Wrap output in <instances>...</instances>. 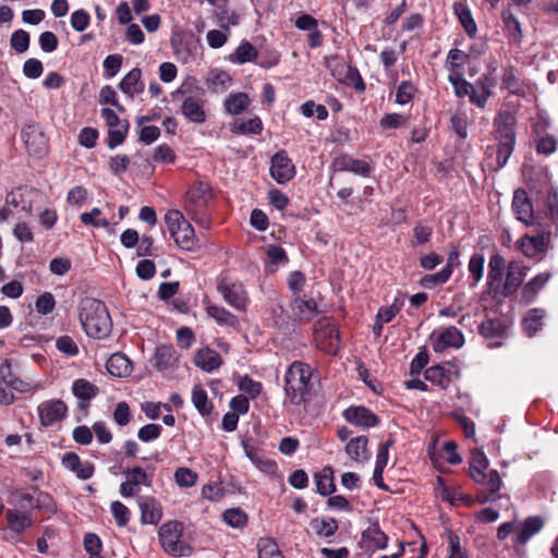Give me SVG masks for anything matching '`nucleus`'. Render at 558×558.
<instances>
[{
	"instance_id": "4c0bfd02",
	"label": "nucleus",
	"mask_w": 558,
	"mask_h": 558,
	"mask_svg": "<svg viewBox=\"0 0 558 558\" xmlns=\"http://www.w3.org/2000/svg\"><path fill=\"white\" fill-rule=\"evenodd\" d=\"M9 504L13 507V509L32 512V510L35 509V496L27 493L25 489L16 488L10 493Z\"/></svg>"
},
{
	"instance_id": "a878e982",
	"label": "nucleus",
	"mask_w": 558,
	"mask_h": 558,
	"mask_svg": "<svg viewBox=\"0 0 558 558\" xmlns=\"http://www.w3.org/2000/svg\"><path fill=\"white\" fill-rule=\"evenodd\" d=\"M106 368L111 376L122 378L132 373V362L126 354L116 352L107 360Z\"/></svg>"
},
{
	"instance_id": "c9c22d12",
	"label": "nucleus",
	"mask_w": 558,
	"mask_h": 558,
	"mask_svg": "<svg viewBox=\"0 0 558 558\" xmlns=\"http://www.w3.org/2000/svg\"><path fill=\"white\" fill-rule=\"evenodd\" d=\"M38 412L39 418H64L68 407L60 399L48 400L39 404Z\"/></svg>"
},
{
	"instance_id": "a211bd4d",
	"label": "nucleus",
	"mask_w": 558,
	"mask_h": 558,
	"mask_svg": "<svg viewBox=\"0 0 558 558\" xmlns=\"http://www.w3.org/2000/svg\"><path fill=\"white\" fill-rule=\"evenodd\" d=\"M504 270L505 258L498 253L493 254L489 258L487 274V289L493 298H497L499 295L500 283L504 278Z\"/></svg>"
},
{
	"instance_id": "423d86ee",
	"label": "nucleus",
	"mask_w": 558,
	"mask_h": 558,
	"mask_svg": "<svg viewBox=\"0 0 558 558\" xmlns=\"http://www.w3.org/2000/svg\"><path fill=\"white\" fill-rule=\"evenodd\" d=\"M471 477L475 483L484 487L476 494V499L480 504H486L492 499H496L501 486V478L498 471L492 469L483 472H476Z\"/></svg>"
},
{
	"instance_id": "79ce46f5",
	"label": "nucleus",
	"mask_w": 558,
	"mask_h": 558,
	"mask_svg": "<svg viewBox=\"0 0 558 558\" xmlns=\"http://www.w3.org/2000/svg\"><path fill=\"white\" fill-rule=\"evenodd\" d=\"M506 332V326L499 318H486L478 326V333L486 339L500 338Z\"/></svg>"
},
{
	"instance_id": "9d476101",
	"label": "nucleus",
	"mask_w": 558,
	"mask_h": 558,
	"mask_svg": "<svg viewBox=\"0 0 558 558\" xmlns=\"http://www.w3.org/2000/svg\"><path fill=\"white\" fill-rule=\"evenodd\" d=\"M211 198V186L206 182L197 181L186 192L185 210L191 213L194 208L205 209Z\"/></svg>"
},
{
	"instance_id": "5fc2aeb1",
	"label": "nucleus",
	"mask_w": 558,
	"mask_h": 558,
	"mask_svg": "<svg viewBox=\"0 0 558 558\" xmlns=\"http://www.w3.org/2000/svg\"><path fill=\"white\" fill-rule=\"evenodd\" d=\"M324 65L330 71V74L337 80L342 81L344 72L348 69L343 58L339 54H330L324 58Z\"/></svg>"
},
{
	"instance_id": "6e6552de",
	"label": "nucleus",
	"mask_w": 558,
	"mask_h": 558,
	"mask_svg": "<svg viewBox=\"0 0 558 558\" xmlns=\"http://www.w3.org/2000/svg\"><path fill=\"white\" fill-rule=\"evenodd\" d=\"M217 290L222 294L228 304L236 310H245L247 295L241 282L220 278L217 283Z\"/></svg>"
},
{
	"instance_id": "a19ab883",
	"label": "nucleus",
	"mask_w": 558,
	"mask_h": 558,
	"mask_svg": "<svg viewBox=\"0 0 558 558\" xmlns=\"http://www.w3.org/2000/svg\"><path fill=\"white\" fill-rule=\"evenodd\" d=\"M251 104V99L245 93L230 94L225 99V109L228 113L236 116L242 113Z\"/></svg>"
},
{
	"instance_id": "6ab92c4d",
	"label": "nucleus",
	"mask_w": 558,
	"mask_h": 558,
	"mask_svg": "<svg viewBox=\"0 0 558 558\" xmlns=\"http://www.w3.org/2000/svg\"><path fill=\"white\" fill-rule=\"evenodd\" d=\"M61 463L64 469L75 473L76 477L83 481L90 478L95 473V465L89 461L82 462L75 452H65L62 456Z\"/></svg>"
},
{
	"instance_id": "c03bdc74",
	"label": "nucleus",
	"mask_w": 558,
	"mask_h": 558,
	"mask_svg": "<svg viewBox=\"0 0 558 558\" xmlns=\"http://www.w3.org/2000/svg\"><path fill=\"white\" fill-rule=\"evenodd\" d=\"M471 58L470 52H465L458 48L450 49L447 56V69L449 70V74L452 73H463L464 64L469 63Z\"/></svg>"
},
{
	"instance_id": "72a5a7b5",
	"label": "nucleus",
	"mask_w": 558,
	"mask_h": 558,
	"mask_svg": "<svg viewBox=\"0 0 558 558\" xmlns=\"http://www.w3.org/2000/svg\"><path fill=\"white\" fill-rule=\"evenodd\" d=\"M314 482L316 485V492L322 496H330L336 492L333 469L331 466H325L323 470L315 473Z\"/></svg>"
},
{
	"instance_id": "774afa93",
	"label": "nucleus",
	"mask_w": 558,
	"mask_h": 558,
	"mask_svg": "<svg viewBox=\"0 0 558 558\" xmlns=\"http://www.w3.org/2000/svg\"><path fill=\"white\" fill-rule=\"evenodd\" d=\"M124 473L130 484L134 485L135 487L140 485H150V481L147 473L141 466L130 468Z\"/></svg>"
},
{
	"instance_id": "0e129e2a",
	"label": "nucleus",
	"mask_w": 558,
	"mask_h": 558,
	"mask_svg": "<svg viewBox=\"0 0 558 558\" xmlns=\"http://www.w3.org/2000/svg\"><path fill=\"white\" fill-rule=\"evenodd\" d=\"M110 509L118 526L123 527L129 523L131 512L125 505L116 500L111 502Z\"/></svg>"
},
{
	"instance_id": "3c124183",
	"label": "nucleus",
	"mask_w": 558,
	"mask_h": 558,
	"mask_svg": "<svg viewBox=\"0 0 558 558\" xmlns=\"http://www.w3.org/2000/svg\"><path fill=\"white\" fill-rule=\"evenodd\" d=\"M208 88L213 93L225 92L228 88V84L231 82L230 75L226 71L211 70L207 76Z\"/></svg>"
},
{
	"instance_id": "412c9836",
	"label": "nucleus",
	"mask_w": 558,
	"mask_h": 558,
	"mask_svg": "<svg viewBox=\"0 0 558 558\" xmlns=\"http://www.w3.org/2000/svg\"><path fill=\"white\" fill-rule=\"evenodd\" d=\"M5 520L8 529L17 536H21L34 524L31 511H20V509L13 508L5 510Z\"/></svg>"
},
{
	"instance_id": "393cba45",
	"label": "nucleus",
	"mask_w": 558,
	"mask_h": 558,
	"mask_svg": "<svg viewBox=\"0 0 558 558\" xmlns=\"http://www.w3.org/2000/svg\"><path fill=\"white\" fill-rule=\"evenodd\" d=\"M193 361L197 367L207 373H211L222 364L220 354L208 347L197 350Z\"/></svg>"
},
{
	"instance_id": "6e6d98bb",
	"label": "nucleus",
	"mask_w": 558,
	"mask_h": 558,
	"mask_svg": "<svg viewBox=\"0 0 558 558\" xmlns=\"http://www.w3.org/2000/svg\"><path fill=\"white\" fill-rule=\"evenodd\" d=\"M140 77H142V70L140 68H133L119 83V89L131 100L134 99V86Z\"/></svg>"
},
{
	"instance_id": "5701e85b",
	"label": "nucleus",
	"mask_w": 558,
	"mask_h": 558,
	"mask_svg": "<svg viewBox=\"0 0 558 558\" xmlns=\"http://www.w3.org/2000/svg\"><path fill=\"white\" fill-rule=\"evenodd\" d=\"M548 243L549 233L547 235L545 233H539L534 236L524 235L518 242L520 251L526 257H534L539 253L546 252Z\"/></svg>"
},
{
	"instance_id": "cd10ccee",
	"label": "nucleus",
	"mask_w": 558,
	"mask_h": 558,
	"mask_svg": "<svg viewBox=\"0 0 558 558\" xmlns=\"http://www.w3.org/2000/svg\"><path fill=\"white\" fill-rule=\"evenodd\" d=\"M154 367L160 372L173 368L178 362L177 351L172 345H159L154 354Z\"/></svg>"
},
{
	"instance_id": "4468645a",
	"label": "nucleus",
	"mask_w": 558,
	"mask_h": 558,
	"mask_svg": "<svg viewBox=\"0 0 558 558\" xmlns=\"http://www.w3.org/2000/svg\"><path fill=\"white\" fill-rule=\"evenodd\" d=\"M205 104L204 96H186L181 105V113L190 122L203 124L207 119Z\"/></svg>"
},
{
	"instance_id": "4d7b16f0",
	"label": "nucleus",
	"mask_w": 558,
	"mask_h": 558,
	"mask_svg": "<svg viewBox=\"0 0 558 558\" xmlns=\"http://www.w3.org/2000/svg\"><path fill=\"white\" fill-rule=\"evenodd\" d=\"M130 123L128 120H123L119 129H109L107 137V146L113 149L122 145L128 136Z\"/></svg>"
},
{
	"instance_id": "37998d69",
	"label": "nucleus",
	"mask_w": 558,
	"mask_h": 558,
	"mask_svg": "<svg viewBox=\"0 0 558 558\" xmlns=\"http://www.w3.org/2000/svg\"><path fill=\"white\" fill-rule=\"evenodd\" d=\"M367 437L359 436L352 438L345 446L347 454L354 461L361 462L366 460L367 457Z\"/></svg>"
},
{
	"instance_id": "8fccbe9b",
	"label": "nucleus",
	"mask_w": 558,
	"mask_h": 558,
	"mask_svg": "<svg viewBox=\"0 0 558 558\" xmlns=\"http://www.w3.org/2000/svg\"><path fill=\"white\" fill-rule=\"evenodd\" d=\"M258 558H284L276 541L271 537H262L257 542Z\"/></svg>"
},
{
	"instance_id": "39448f33",
	"label": "nucleus",
	"mask_w": 558,
	"mask_h": 558,
	"mask_svg": "<svg viewBox=\"0 0 558 558\" xmlns=\"http://www.w3.org/2000/svg\"><path fill=\"white\" fill-rule=\"evenodd\" d=\"M21 136L29 155L43 158L47 154L49 138L38 122L29 121L26 123L21 131Z\"/></svg>"
},
{
	"instance_id": "7c9ffc66",
	"label": "nucleus",
	"mask_w": 558,
	"mask_h": 558,
	"mask_svg": "<svg viewBox=\"0 0 558 558\" xmlns=\"http://www.w3.org/2000/svg\"><path fill=\"white\" fill-rule=\"evenodd\" d=\"M544 130L545 126H541L538 124L533 128V133L536 135L535 150L538 155L549 156L556 151L558 141L554 135L542 134Z\"/></svg>"
},
{
	"instance_id": "603ef678",
	"label": "nucleus",
	"mask_w": 558,
	"mask_h": 558,
	"mask_svg": "<svg viewBox=\"0 0 558 558\" xmlns=\"http://www.w3.org/2000/svg\"><path fill=\"white\" fill-rule=\"evenodd\" d=\"M192 401L202 416L209 415L213 403L208 400L207 391L202 386H195L192 391Z\"/></svg>"
},
{
	"instance_id": "f704fd0d",
	"label": "nucleus",
	"mask_w": 558,
	"mask_h": 558,
	"mask_svg": "<svg viewBox=\"0 0 558 558\" xmlns=\"http://www.w3.org/2000/svg\"><path fill=\"white\" fill-rule=\"evenodd\" d=\"M170 235L173 238L175 244L185 251H192L197 242L194 228L189 221L182 225L177 231H172Z\"/></svg>"
},
{
	"instance_id": "f3484780",
	"label": "nucleus",
	"mask_w": 558,
	"mask_h": 558,
	"mask_svg": "<svg viewBox=\"0 0 558 558\" xmlns=\"http://www.w3.org/2000/svg\"><path fill=\"white\" fill-rule=\"evenodd\" d=\"M387 544L388 536L381 531L378 523H372L362 532L360 546L366 551L374 553L379 549H385Z\"/></svg>"
},
{
	"instance_id": "dca6fc26",
	"label": "nucleus",
	"mask_w": 558,
	"mask_h": 558,
	"mask_svg": "<svg viewBox=\"0 0 558 558\" xmlns=\"http://www.w3.org/2000/svg\"><path fill=\"white\" fill-rule=\"evenodd\" d=\"M98 387L93 385L86 379L80 378L74 380L72 386L73 395L77 398V407L80 409V416L87 414V409L90 404V400L98 393Z\"/></svg>"
},
{
	"instance_id": "9b49d317",
	"label": "nucleus",
	"mask_w": 558,
	"mask_h": 558,
	"mask_svg": "<svg viewBox=\"0 0 558 558\" xmlns=\"http://www.w3.org/2000/svg\"><path fill=\"white\" fill-rule=\"evenodd\" d=\"M512 210L515 215V218L526 227L536 225V217L534 215L532 202L523 189H518L514 191Z\"/></svg>"
},
{
	"instance_id": "aec40b11",
	"label": "nucleus",
	"mask_w": 558,
	"mask_h": 558,
	"mask_svg": "<svg viewBox=\"0 0 558 558\" xmlns=\"http://www.w3.org/2000/svg\"><path fill=\"white\" fill-rule=\"evenodd\" d=\"M39 196L37 190L28 187H19L16 191H12L5 196V204L13 206L14 208H21L27 214L33 211V202Z\"/></svg>"
},
{
	"instance_id": "c85d7f7f",
	"label": "nucleus",
	"mask_w": 558,
	"mask_h": 558,
	"mask_svg": "<svg viewBox=\"0 0 558 558\" xmlns=\"http://www.w3.org/2000/svg\"><path fill=\"white\" fill-rule=\"evenodd\" d=\"M549 278V272H543L527 281L522 288L520 302L525 305L532 303L535 300L536 294L544 288Z\"/></svg>"
},
{
	"instance_id": "0eeeda50",
	"label": "nucleus",
	"mask_w": 558,
	"mask_h": 558,
	"mask_svg": "<svg viewBox=\"0 0 558 558\" xmlns=\"http://www.w3.org/2000/svg\"><path fill=\"white\" fill-rule=\"evenodd\" d=\"M290 310L292 319L298 325L310 323L319 313L315 299H306L305 295L301 294L291 296Z\"/></svg>"
},
{
	"instance_id": "f257e3e1",
	"label": "nucleus",
	"mask_w": 558,
	"mask_h": 558,
	"mask_svg": "<svg viewBox=\"0 0 558 558\" xmlns=\"http://www.w3.org/2000/svg\"><path fill=\"white\" fill-rule=\"evenodd\" d=\"M78 318L88 337L104 339L111 332V317L100 300L88 296L82 299L78 304Z\"/></svg>"
},
{
	"instance_id": "e433bc0d",
	"label": "nucleus",
	"mask_w": 558,
	"mask_h": 558,
	"mask_svg": "<svg viewBox=\"0 0 558 558\" xmlns=\"http://www.w3.org/2000/svg\"><path fill=\"white\" fill-rule=\"evenodd\" d=\"M264 130L263 121L255 116L247 121L235 120L231 125V132L238 135H259Z\"/></svg>"
},
{
	"instance_id": "58836bf2",
	"label": "nucleus",
	"mask_w": 558,
	"mask_h": 558,
	"mask_svg": "<svg viewBox=\"0 0 558 558\" xmlns=\"http://www.w3.org/2000/svg\"><path fill=\"white\" fill-rule=\"evenodd\" d=\"M545 311L542 308H532L522 320V327L527 337H534L543 327Z\"/></svg>"
},
{
	"instance_id": "20e7f679",
	"label": "nucleus",
	"mask_w": 558,
	"mask_h": 558,
	"mask_svg": "<svg viewBox=\"0 0 558 558\" xmlns=\"http://www.w3.org/2000/svg\"><path fill=\"white\" fill-rule=\"evenodd\" d=\"M314 340L320 351L337 355L341 340L338 326L331 317H322L315 322Z\"/></svg>"
},
{
	"instance_id": "a18cd8bd",
	"label": "nucleus",
	"mask_w": 558,
	"mask_h": 558,
	"mask_svg": "<svg viewBox=\"0 0 558 558\" xmlns=\"http://www.w3.org/2000/svg\"><path fill=\"white\" fill-rule=\"evenodd\" d=\"M310 526L319 537H331L339 529L338 521L333 518H314L311 520Z\"/></svg>"
},
{
	"instance_id": "69168bd1",
	"label": "nucleus",
	"mask_w": 558,
	"mask_h": 558,
	"mask_svg": "<svg viewBox=\"0 0 558 558\" xmlns=\"http://www.w3.org/2000/svg\"><path fill=\"white\" fill-rule=\"evenodd\" d=\"M34 490L37 493L35 496V509L44 510L48 514H53L57 508L51 495L46 492H41L38 488H35Z\"/></svg>"
},
{
	"instance_id": "bb28decb",
	"label": "nucleus",
	"mask_w": 558,
	"mask_h": 558,
	"mask_svg": "<svg viewBox=\"0 0 558 558\" xmlns=\"http://www.w3.org/2000/svg\"><path fill=\"white\" fill-rule=\"evenodd\" d=\"M446 364H436L425 369L424 378L437 386L439 389H447L452 381V373L446 368Z\"/></svg>"
},
{
	"instance_id": "338daca9",
	"label": "nucleus",
	"mask_w": 558,
	"mask_h": 558,
	"mask_svg": "<svg viewBox=\"0 0 558 558\" xmlns=\"http://www.w3.org/2000/svg\"><path fill=\"white\" fill-rule=\"evenodd\" d=\"M29 34L24 29H17L11 35V48L16 52H25L29 47Z\"/></svg>"
},
{
	"instance_id": "de8ad7c7",
	"label": "nucleus",
	"mask_w": 558,
	"mask_h": 558,
	"mask_svg": "<svg viewBox=\"0 0 558 558\" xmlns=\"http://www.w3.org/2000/svg\"><path fill=\"white\" fill-rule=\"evenodd\" d=\"M448 81L452 85L454 95L458 98L469 96V100L471 101V95L473 94L475 86L464 78L463 73L449 74Z\"/></svg>"
},
{
	"instance_id": "bf43d9fd",
	"label": "nucleus",
	"mask_w": 558,
	"mask_h": 558,
	"mask_svg": "<svg viewBox=\"0 0 558 558\" xmlns=\"http://www.w3.org/2000/svg\"><path fill=\"white\" fill-rule=\"evenodd\" d=\"M231 412L226 413L222 418H239L240 415L248 411V398L244 395H238L230 401Z\"/></svg>"
},
{
	"instance_id": "1a4fd4ad",
	"label": "nucleus",
	"mask_w": 558,
	"mask_h": 558,
	"mask_svg": "<svg viewBox=\"0 0 558 558\" xmlns=\"http://www.w3.org/2000/svg\"><path fill=\"white\" fill-rule=\"evenodd\" d=\"M433 350L436 353H442L447 349H460L464 344V336L462 331L454 327L449 326L445 328L441 332L436 335L433 332L429 337Z\"/></svg>"
},
{
	"instance_id": "052dcab7",
	"label": "nucleus",
	"mask_w": 558,
	"mask_h": 558,
	"mask_svg": "<svg viewBox=\"0 0 558 558\" xmlns=\"http://www.w3.org/2000/svg\"><path fill=\"white\" fill-rule=\"evenodd\" d=\"M341 82L352 86L359 93H363L366 88L364 80L355 66H348Z\"/></svg>"
},
{
	"instance_id": "2eb2a0df",
	"label": "nucleus",
	"mask_w": 558,
	"mask_h": 558,
	"mask_svg": "<svg viewBox=\"0 0 558 558\" xmlns=\"http://www.w3.org/2000/svg\"><path fill=\"white\" fill-rule=\"evenodd\" d=\"M525 275V267L520 266L515 262H510L507 267L506 280L504 283H500L499 295L504 298L512 296L522 284Z\"/></svg>"
},
{
	"instance_id": "49530a36",
	"label": "nucleus",
	"mask_w": 558,
	"mask_h": 558,
	"mask_svg": "<svg viewBox=\"0 0 558 558\" xmlns=\"http://www.w3.org/2000/svg\"><path fill=\"white\" fill-rule=\"evenodd\" d=\"M206 313L209 317L214 318L220 325H226L230 327H235L239 325L238 317L228 310H226L225 307H220L217 305H208L206 306Z\"/></svg>"
},
{
	"instance_id": "c756f323",
	"label": "nucleus",
	"mask_w": 558,
	"mask_h": 558,
	"mask_svg": "<svg viewBox=\"0 0 558 558\" xmlns=\"http://www.w3.org/2000/svg\"><path fill=\"white\" fill-rule=\"evenodd\" d=\"M501 17L509 43L520 45L523 40V32L519 20L510 10H504Z\"/></svg>"
},
{
	"instance_id": "b1692460",
	"label": "nucleus",
	"mask_w": 558,
	"mask_h": 558,
	"mask_svg": "<svg viewBox=\"0 0 558 558\" xmlns=\"http://www.w3.org/2000/svg\"><path fill=\"white\" fill-rule=\"evenodd\" d=\"M142 524H158L162 518V508L154 497H141L138 499Z\"/></svg>"
},
{
	"instance_id": "13d9d810",
	"label": "nucleus",
	"mask_w": 558,
	"mask_h": 558,
	"mask_svg": "<svg viewBox=\"0 0 558 558\" xmlns=\"http://www.w3.org/2000/svg\"><path fill=\"white\" fill-rule=\"evenodd\" d=\"M223 521L231 527L242 529L247 524V514L240 508L227 509L222 513Z\"/></svg>"
},
{
	"instance_id": "ddd939ff",
	"label": "nucleus",
	"mask_w": 558,
	"mask_h": 558,
	"mask_svg": "<svg viewBox=\"0 0 558 558\" xmlns=\"http://www.w3.org/2000/svg\"><path fill=\"white\" fill-rule=\"evenodd\" d=\"M517 119L510 111H501L494 120L495 138L497 142H511L515 143Z\"/></svg>"
},
{
	"instance_id": "864d4df0",
	"label": "nucleus",
	"mask_w": 558,
	"mask_h": 558,
	"mask_svg": "<svg viewBox=\"0 0 558 558\" xmlns=\"http://www.w3.org/2000/svg\"><path fill=\"white\" fill-rule=\"evenodd\" d=\"M473 86H475V88L471 95V104L475 105L477 108L484 109L493 92L481 78H477Z\"/></svg>"
},
{
	"instance_id": "680f3d73",
	"label": "nucleus",
	"mask_w": 558,
	"mask_h": 558,
	"mask_svg": "<svg viewBox=\"0 0 558 558\" xmlns=\"http://www.w3.org/2000/svg\"><path fill=\"white\" fill-rule=\"evenodd\" d=\"M417 88L410 81H402L396 93V102L399 105H407L414 98Z\"/></svg>"
},
{
	"instance_id": "e2e57ef3",
	"label": "nucleus",
	"mask_w": 558,
	"mask_h": 558,
	"mask_svg": "<svg viewBox=\"0 0 558 558\" xmlns=\"http://www.w3.org/2000/svg\"><path fill=\"white\" fill-rule=\"evenodd\" d=\"M485 257L481 253H474L469 260V271L475 286L483 277Z\"/></svg>"
},
{
	"instance_id": "f03ea898",
	"label": "nucleus",
	"mask_w": 558,
	"mask_h": 558,
	"mask_svg": "<svg viewBox=\"0 0 558 558\" xmlns=\"http://www.w3.org/2000/svg\"><path fill=\"white\" fill-rule=\"evenodd\" d=\"M312 379L311 366L301 361H294L286 373L284 390L293 404L305 402L310 396Z\"/></svg>"
},
{
	"instance_id": "09e8293b",
	"label": "nucleus",
	"mask_w": 558,
	"mask_h": 558,
	"mask_svg": "<svg viewBox=\"0 0 558 558\" xmlns=\"http://www.w3.org/2000/svg\"><path fill=\"white\" fill-rule=\"evenodd\" d=\"M517 72V69L513 65L504 68L501 87L508 89L511 94L520 95L523 93V89Z\"/></svg>"
},
{
	"instance_id": "4be33fe9",
	"label": "nucleus",
	"mask_w": 558,
	"mask_h": 558,
	"mask_svg": "<svg viewBox=\"0 0 558 558\" xmlns=\"http://www.w3.org/2000/svg\"><path fill=\"white\" fill-rule=\"evenodd\" d=\"M333 166L339 171L353 172L364 178H368L372 173V167L367 161L355 159L348 154L335 158Z\"/></svg>"
},
{
	"instance_id": "ea45409f",
	"label": "nucleus",
	"mask_w": 558,
	"mask_h": 558,
	"mask_svg": "<svg viewBox=\"0 0 558 558\" xmlns=\"http://www.w3.org/2000/svg\"><path fill=\"white\" fill-rule=\"evenodd\" d=\"M258 56L257 49L250 41L243 40L234 52L230 54L229 60L233 63L243 64L255 62Z\"/></svg>"
},
{
	"instance_id": "473e14b6",
	"label": "nucleus",
	"mask_w": 558,
	"mask_h": 558,
	"mask_svg": "<svg viewBox=\"0 0 558 558\" xmlns=\"http://www.w3.org/2000/svg\"><path fill=\"white\" fill-rule=\"evenodd\" d=\"M453 11L466 35L470 38H475L477 34V26L469 7L463 2H456L453 4Z\"/></svg>"
},
{
	"instance_id": "7ed1b4c3",
	"label": "nucleus",
	"mask_w": 558,
	"mask_h": 558,
	"mask_svg": "<svg viewBox=\"0 0 558 558\" xmlns=\"http://www.w3.org/2000/svg\"><path fill=\"white\" fill-rule=\"evenodd\" d=\"M183 524L179 521L163 523L158 531V536L163 550L175 557L189 556L192 553L191 546L182 541Z\"/></svg>"
},
{
	"instance_id": "2f4dec72",
	"label": "nucleus",
	"mask_w": 558,
	"mask_h": 558,
	"mask_svg": "<svg viewBox=\"0 0 558 558\" xmlns=\"http://www.w3.org/2000/svg\"><path fill=\"white\" fill-rule=\"evenodd\" d=\"M544 526V520L539 515L527 517L515 536V545H524L534 534Z\"/></svg>"
},
{
	"instance_id": "f8f14e48",
	"label": "nucleus",
	"mask_w": 558,
	"mask_h": 558,
	"mask_svg": "<svg viewBox=\"0 0 558 558\" xmlns=\"http://www.w3.org/2000/svg\"><path fill=\"white\" fill-rule=\"evenodd\" d=\"M270 174L280 184L290 181L294 177L295 167L284 149L272 156Z\"/></svg>"
}]
</instances>
